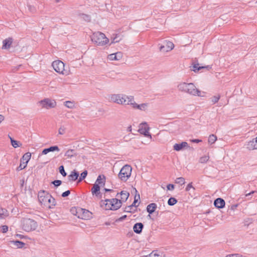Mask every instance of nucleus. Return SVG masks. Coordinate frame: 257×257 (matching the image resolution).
I'll return each mask as SVG.
<instances>
[{
  "instance_id": "nucleus-1",
  "label": "nucleus",
  "mask_w": 257,
  "mask_h": 257,
  "mask_svg": "<svg viewBox=\"0 0 257 257\" xmlns=\"http://www.w3.org/2000/svg\"><path fill=\"white\" fill-rule=\"evenodd\" d=\"M121 199L112 198L111 199H105L104 202L105 209L116 210L119 209L122 205V202H125L129 197L130 193L126 191H122L120 192Z\"/></svg>"
},
{
  "instance_id": "nucleus-2",
  "label": "nucleus",
  "mask_w": 257,
  "mask_h": 257,
  "mask_svg": "<svg viewBox=\"0 0 257 257\" xmlns=\"http://www.w3.org/2000/svg\"><path fill=\"white\" fill-rule=\"evenodd\" d=\"M178 88L179 91L192 95H201V91L197 89L192 83L182 82L178 85Z\"/></svg>"
},
{
  "instance_id": "nucleus-3",
  "label": "nucleus",
  "mask_w": 257,
  "mask_h": 257,
  "mask_svg": "<svg viewBox=\"0 0 257 257\" xmlns=\"http://www.w3.org/2000/svg\"><path fill=\"white\" fill-rule=\"evenodd\" d=\"M45 191H41L39 192L38 197L39 202L42 205L48 206L49 208H51V205H56V200L54 198L52 197L51 195L47 193L45 194Z\"/></svg>"
},
{
  "instance_id": "nucleus-4",
  "label": "nucleus",
  "mask_w": 257,
  "mask_h": 257,
  "mask_svg": "<svg viewBox=\"0 0 257 257\" xmlns=\"http://www.w3.org/2000/svg\"><path fill=\"white\" fill-rule=\"evenodd\" d=\"M91 40L98 46H104L107 44L109 40L105 35L100 32L94 33L91 37Z\"/></svg>"
},
{
  "instance_id": "nucleus-5",
  "label": "nucleus",
  "mask_w": 257,
  "mask_h": 257,
  "mask_svg": "<svg viewBox=\"0 0 257 257\" xmlns=\"http://www.w3.org/2000/svg\"><path fill=\"white\" fill-rule=\"evenodd\" d=\"M128 96L120 94H113L109 96V100L111 102L116 103L118 104L130 105L128 103Z\"/></svg>"
},
{
  "instance_id": "nucleus-6",
  "label": "nucleus",
  "mask_w": 257,
  "mask_h": 257,
  "mask_svg": "<svg viewBox=\"0 0 257 257\" xmlns=\"http://www.w3.org/2000/svg\"><path fill=\"white\" fill-rule=\"evenodd\" d=\"M132 168L131 166L125 165L121 169L118 177L121 181L126 182L131 175Z\"/></svg>"
},
{
  "instance_id": "nucleus-7",
  "label": "nucleus",
  "mask_w": 257,
  "mask_h": 257,
  "mask_svg": "<svg viewBox=\"0 0 257 257\" xmlns=\"http://www.w3.org/2000/svg\"><path fill=\"white\" fill-rule=\"evenodd\" d=\"M52 66L57 73L65 75L68 74L67 72L65 70L64 64L62 61L60 60L55 61L52 63Z\"/></svg>"
},
{
  "instance_id": "nucleus-8",
  "label": "nucleus",
  "mask_w": 257,
  "mask_h": 257,
  "mask_svg": "<svg viewBox=\"0 0 257 257\" xmlns=\"http://www.w3.org/2000/svg\"><path fill=\"white\" fill-rule=\"evenodd\" d=\"M31 157V154L30 153L27 152L25 153L21 159L20 166L17 168V171H19L25 169L27 167Z\"/></svg>"
},
{
  "instance_id": "nucleus-9",
  "label": "nucleus",
  "mask_w": 257,
  "mask_h": 257,
  "mask_svg": "<svg viewBox=\"0 0 257 257\" xmlns=\"http://www.w3.org/2000/svg\"><path fill=\"white\" fill-rule=\"evenodd\" d=\"M128 103H130L134 108L135 109H138L141 110H144L145 111L148 107V103H142L141 104H138L135 102L134 101V98L133 96H129V97H128Z\"/></svg>"
},
{
  "instance_id": "nucleus-10",
  "label": "nucleus",
  "mask_w": 257,
  "mask_h": 257,
  "mask_svg": "<svg viewBox=\"0 0 257 257\" xmlns=\"http://www.w3.org/2000/svg\"><path fill=\"white\" fill-rule=\"evenodd\" d=\"M39 103L43 108H45L46 109L54 108L56 105V101L49 98H45L43 100L40 101Z\"/></svg>"
},
{
  "instance_id": "nucleus-11",
  "label": "nucleus",
  "mask_w": 257,
  "mask_h": 257,
  "mask_svg": "<svg viewBox=\"0 0 257 257\" xmlns=\"http://www.w3.org/2000/svg\"><path fill=\"white\" fill-rule=\"evenodd\" d=\"M149 130L150 127L148 126L147 122H144L140 124L138 132L144 136L151 138V135L149 132Z\"/></svg>"
},
{
  "instance_id": "nucleus-12",
  "label": "nucleus",
  "mask_w": 257,
  "mask_h": 257,
  "mask_svg": "<svg viewBox=\"0 0 257 257\" xmlns=\"http://www.w3.org/2000/svg\"><path fill=\"white\" fill-rule=\"evenodd\" d=\"M100 187L98 184H94L93 187L91 188V193L94 196L95 195L96 197L101 198H102V194L100 192Z\"/></svg>"
},
{
  "instance_id": "nucleus-13",
  "label": "nucleus",
  "mask_w": 257,
  "mask_h": 257,
  "mask_svg": "<svg viewBox=\"0 0 257 257\" xmlns=\"http://www.w3.org/2000/svg\"><path fill=\"white\" fill-rule=\"evenodd\" d=\"M80 211L82 213V219L88 220L92 218V213L89 210H86L85 209L80 208Z\"/></svg>"
},
{
  "instance_id": "nucleus-14",
  "label": "nucleus",
  "mask_w": 257,
  "mask_h": 257,
  "mask_svg": "<svg viewBox=\"0 0 257 257\" xmlns=\"http://www.w3.org/2000/svg\"><path fill=\"white\" fill-rule=\"evenodd\" d=\"M246 148L249 150L257 149V137L247 143Z\"/></svg>"
},
{
  "instance_id": "nucleus-15",
  "label": "nucleus",
  "mask_w": 257,
  "mask_h": 257,
  "mask_svg": "<svg viewBox=\"0 0 257 257\" xmlns=\"http://www.w3.org/2000/svg\"><path fill=\"white\" fill-rule=\"evenodd\" d=\"M225 201L221 198H218L214 201V205L217 208H223L225 206Z\"/></svg>"
},
{
  "instance_id": "nucleus-16",
  "label": "nucleus",
  "mask_w": 257,
  "mask_h": 257,
  "mask_svg": "<svg viewBox=\"0 0 257 257\" xmlns=\"http://www.w3.org/2000/svg\"><path fill=\"white\" fill-rule=\"evenodd\" d=\"M122 57V54L120 52L111 54L108 55V59L110 60H119Z\"/></svg>"
},
{
  "instance_id": "nucleus-17",
  "label": "nucleus",
  "mask_w": 257,
  "mask_h": 257,
  "mask_svg": "<svg viewBox=\"0 0 257 257\" xmlns=\"http://www.w3.org/2000/svg\"><path fill=\"white\" fill-rule=\"evenodd\" d=\"M13 42V39L11 37H9L7 39L4 40L3 42V46L2 49H8L10 48L12 43Z\"/></svg>"
},
{
  "instance_id": "nucleus-18",
  "label": "nucleus",
  "mask_w": 257,
  "mask_h": 257,
  "mask_svg": "<svg viewBox=\"0 0 257 257\" xmlns=\"http://www.w3.org/2000/svg\"><path fill=\"white\" fill-rule=\"evenodd\" d=\"M9 244L13 245L14 247L18 248H22L25 244L24 242L19 240H10L9 241Z\"/></svg>"
},
{
  "instance_id": "nucleus-19",
  "label": "nucleus",
  "mask_w": 257,
  "mask_h": 257,
  "mask_svg": "<svg viewBox=\"0 0 257 257\" xmlns=\"http://www.w3.org/2000/svg\"><path fill=\"white\" fill-rule=\"evenodd\" d=\"M60 151V149L57 146H51L48 148L44 149L42 152V155H46L48 153L51 152L57 151L59 152Z\"/></svg>"
},
{
  "instance_id": "nucleus-20",
  "label": "nucleus",
  "mask_w": 257,
  "mask_h": 257,
  "mask_svg": "<svg viewBox=\"0 0 257 257\" xmlns=\"http://www.w3.org/2000/svg\"><path fill=\"white\" fill-rule=\"evenodd\" d=\"M188 144L186 142H182L181 144H175L173 146V149L176 151H180L185 147H188Z\"/></svg>"
},
{
  "instance_id": "nucleus-21",
  "label": "nucleus",
  "mask_w": 257,
  "mask_h": 257,
  "mask_svg": "<svg viewBox=\"0 0 257 257\" xmlns=\"http://www.w3.org/2000/svg\"><path fill=\"white\" fill-rule=\"evenodd\" d=\"M79 173L74 170L71 172V174L68 176V180L70 181H76L79 177Z\"/></svg>"
},
{
  "instance_id": "nucleus-22",
  "label": "nucleus",
  "mask_w": 257,
  "mask_h": 257,
  "mask_svg": "<svg viewBox=\"0 0 257 257\" xmlns=\"http://www.w3.org/2000/svg\"><path fill=\"white\" fill-rule=\"evenodd\" d=\"M157 207V204L155 203H150L147 206V212L149 213V216L150 217V214L155 212Z\"/></svg>"
},
{
  "instance_id": "nucleus-23",
  "label": "nucleus",
  "mask_w": 257,
  "mask_h": 257,
  "mask_svg": "<svg viewBox=\"0 0 257 257\" xmlns=\"http://www.w3.org/2000/svg\"><path fill=\"white\" fill-rule=\"evenodd\" d=\"M193 67L194 68L193 70L195 72H198L199 70L204 68H206L207 70H209L211 68V67L209 65H207L206 66H199V64L198 63L194 64Z\"/></svg>"
},
{
  "instance_id": "nucleus-24",
  "label": "nucleus",
  "mask_w": 257,
  "mask_h": 257,
  "mask_svg": "<svg viewBox=\"0 0 257 257\" xmlns=\"http://www.w3.org/2000/svg\"><path fill=\"white\" fill-rule=\"evenodd\" d=\"M105 182V177L104 175H102V178H101V175H100L98 176L95 184L104 186Z\"/></svg>"
},
{
  "instance_id": "nucleus-25",
  "label": "nucleus",
  "mask_w": 257,
  "mask_h": 257,
  "mask_svg": "<svg viewBox=\"0 0 257 257\" xmlns=\"http://www.w3.org/2000/svg\"><path fill=\"white\" fill-rule=\"evenodd\" d=\"M23 223L24 225H35L36 222L32 219L24 218L23 219Z\"/></svg>"
},
{
  "instance_id": "nucleus-26",
  "label": "nucleus",
  "mask_w": 257,
  "mask_h": 257,
  "mask_svg": "<svg viewBox=\"0 0 257 257\" xmlns=\"http://www.w3.org/2000/svg\"><path fill=\"white\" fill-rule=\"evenodd\" d=\"M76 155L77 154L75 152V151L73 149H69L67 150L65 154V156L67 157L68 158H71L73 156Z\"/></svg>"
},
{
  "instance_id": "nucleus-27",
  "label": "nucleus",
  "mask_w": 257,
  "mask_h": 257,
  "mask_svg": "<svg viewBox=\"0 0 257 257\" xmlns=\"http://www.w3.org/2000/svg\"><path fill=\"white\" fill-rule=\"evenodd\" d=\"M137 208V206H134L133 204L126 206L124 208V211L128 213L134 212Z\"/></svg>"
},
{
  "instance_id": "nucleus-28",
  "label": "nucleus",
  "mask_w": 257,
  "mask_h": 257,
  "mask_svg": "<svg viewBox=\"0 0 257 257\" xmlns=\"http://www.w3.org/2000/svg\"><path fill=\"white\" fill-rule=\"evenodd\" d=\"M38 226H23V229L27 232L34 231Z\"/></svg>"
},
{
  "instance_id": "nucleus-29",
  "label": "nucleus",
  "mask_w": 257,
  "mask_h": 257,
  "mask_svg": "<svg viewBox=\"0 0 257 257\" xmlns=\"http://www.w3.org/2000/svg\"><path fill=\"white\" fill-rule=\"evenodd\" d=\"M217 140V137L213 134L210 135L208 138V142L210 144H214Z\"/></svg>"
},
{
  "instance_id": "nucleus-30",
  "label": "nucleus",
  "mask_w": 257,
  "mask_h": 257,
  "mask_svg": "<svg viewBox=\"0 0 257 257\" xmlns=\"http://www.w3.org/2000/svg\"><path fill=\"white\" fill-rule=\"evenodd\" d=\"M166 47L167 51L168 52V51L172 50L174 48V45L172 42L167 41L166 44Z\"/></svg>"
},
{
  "instance_id": "nucleus-31",
  "label": "nucleus",
  "mask_w": 257,
  "mask_h": 257,
  "mask_svg": "<svg viewBox=\"0 0 257 257\" xmlns=\"http://www.w3.org/2000/svg\"><path fill=\"white\" fill-rule=\"evenodd\" d=\"M144 226H133V229L135 232L140 234L142 232Z\"/></svg>"
},
{
  "instance_id": "nucleus-32",
  "label": "nucleus",
  "mask_w": 257,
  "mask_h": 257,
  "mask_svg": "<svg viewBox=\"0 0 257 257\" xmlns=\"http://www.w3.org/2000/svg\"><path fill=\"white\" fill-rule=\"evenodd\" d=\"M177 202V200L174 197H171L169 199L168 201V204L170 206H173L176 204Z\"/></svg>"
},
{
  "instance_id": "nucleus-33",
  "label": "nucleus",
  "mask_w": 257,
  "mask_h": 257,
  "mask_svg": "<svg viewBox=\"0 0 257 257\" xmlns=\"http://www.w3.org/2000/svg\"><path fill=\"white\" fill-rule=\"evenodd\" d=\"M209 156H204L200 158L199 162L201 164L206 163L209 160Z\"/></svg>"
},
{
  "instance_id": "nucleus-34",
  "label": "nucleus",
  "mask_w": 257,
  "mask_h": 257,
  "mask_svg": "<svg viewBox=\"0 0 257 257\" xmlns=\"http://www.w3.org/2000/svg\"><path fill=\"white\" fill-rule=\"evenodd\" d=\"M87 175V171L86 170L84 171L82 173H81L80 176L78 179V182H80L83 179H84Z\"/></svg>"
},
{
  "instance_id": "nucleus-35",
  "label": "nucleus",
  "mask_w": 257,
  "mask_h": 257,
  "mask_svg": "<svg viewBox=\"0 0 257 257\" xmlns=\"http://www.w3.org/2000/svg\"><path fill=\"white\" fill-rule=\"evenodd\" d=\"M9 138L11 139V144H12V145L13 146V147L16 148H17L18 147L20 146V145H19V142L14 140L13 139L11 138L10 136H9Z\"/></svg>"
},
{
  "instance_id": "nucleus-36",
  "label": "nucleus",
  "mask_w": 257,
  "mask_h": 257,
  "mask_svg": "<svg viewBox=\"0 0 257 257\" xmlns=\"http://www.w3.org/2000/svg\"><path fill=\"white\" fill-rule=\"evenodd\" d=\"M175 183L177 184H180V185H183L185 183V179L183 177L177 178L175 180Z\"/></svg>"
},
{
  "instance_id": "nucleus-37",
  "label": "nucleus",
  "mask_w": 257,
  "mask_h": 257,
  "mask_svg": "<svg viewBox=\"0 0 257 257\" xmlns=\"http://www.w3.org/2000/svg\"><path fill=\"white\" fill-rule=\"evenodd\" d=\"M8 215L7 211L5 209H0V218H4Z\"/></svg>"
},
{
  "instance_id": "nucleus-38",
  "label": "nucleus",
  "mask_w": 257,
  "mask_h": 257,
  "mask_svg": "<svg viewBox=\"0 0 257 257\" xmlns=\"http://www.w3.org/2000/svg\"><path fill=\"white\" fill-rule=\"evenodd\" d=\"M141 257H162L160 254H158L155 251H152L148 255H143Z\"/></svg>"
},
{
  "instance_id": "nucleus-39",
  "label": "nucleus",
  "mask_w": 257,
  "mask_h": 257,
  "mask_svg": "<svg viewBox=\"0 0 257 257\" xmlns=\"http://www.w3.org/2000/svg\"><path fill=\"white\" fill-rule=\"evenodd\" d=\"M220 98V96L219 95L213 96V97H212L211 98V102H212L213 104H215L218 101Z\"/></svg>"
},
{
  "instance_id": "nucleus-40",
  "label": "nucleus",
  "mask_w": 257,
  "mask_h": 257,
  "mask_svg": "<svg viewBox=\"0 0 257 257\" xmlns=\"http://www.w3.org/2000/svg\"><path fill=\"white\" fill-rule=\"evenodd\" d=\"M59 171L60 173L63 176L65 177L67 175V173H66L64 167L63 166H60L59 168Z\"/></svg>"
},
{
  "instance_id": "nucleus-41",
  "label": "nucleus",
  "mask_w": 257,
  "mask_h": 257,
  "mask_svg": "<svg viewBox=\"0 0 257 257\" xmlns=\"http://www.w3.org/2000/svg\"><path fill=\"white\" fill-rule=\"evenodd\" d=\"M121 40V38L120 37V36L118 34H116L115 37L113 39L112 43H117L119 42Z\"/></svg>"
},
{
  "instance_id": "nucleus-42",
  "label": "nucleus",
  "mask_w": 257,
  "mask_h": 257,
  "mask_svg": "<svg viewBox=\"0 0 257 257\" xmlns=\"http://www.w3.org/2000/svg\"><path fill=\"white\" fill-rule=\"evenodd\" d=\"M52 184H53L55 187H57L62 184V181L61 180H56L52 181Z\"/></svg>"
},
{
  "instance_id": "nucleus-43",
  "label": "nucleus",
  "mask_w": 257,
  "mask_h": 257,
  "mask_svg": "<svg viewBox=\"0 0 257 257\" xmlns=\"http://www.w3.org/2000/svg\"><path fill=\"white\" fill-rule=\"evenodd\" d=\"M65 106L68 108H72L74 106V105L70 101H67L65 102Z\"/></svg>"
},
{
  "instance_id": "nucleus-44",
  "label": "nucleus",
  "mask_w": 257,
  "mask_h": 257,
  "mask_svg": "<svg viewBox=\"0 0 257 257\" xmlns=\"http://www.w3.org/2000/svg\"><path fill=\"white\" fill-rule=\"evenodd\" d=\"M253 223V220L252 218H248L245 220L244 225H250Z\"/></svg>"
},
{
  "instance_id": "nucleus-45",
  "label": "nucleus",
  "mask_w": 257,
  "mask_h": 257,
  "mask_svg": "<svg viewBox=\"0 0 257 257\" xmlns=\"http://www.w3.org/2000/svg\"><path fill=\"white\" fill-rule=\"evenodd\" d=\"M140 195L139 194H138V196L137 195H135L134 202L132 204L134 206H137L136 205V204L138 201L139 199H140Z\"/></svg>"
},
{
  "instance_id": "nucleus-46",
  "label": "nucleus",
  "mask_w": 257,
  "mask_h": 257,
  "mask_svg": "<svg viewBox=\"0 0 257 257\" xmlns=\"http://www.w3.org/2000/svg\"><path fill=\"white\" fill-rule=\"evenodd\" d=\"M82 16H83V18L86 21H87V22L90 21L91 18H90V17L89 15H86V14H82Z\"/></svg>"
},
{
  "instance_id": "nucleus-47",
  "label": "nucleus",
  "mask_w": 257,
  "mask_h": 257,
  "mask_svg": "<svg viewBox=\"0 0 257 257\" xmlns=\"http://www.w3.org/2000/svg\"><path fill=\"white\" fill-rule=\"evenodd\" d=\"M65 132V128L63 126H61L59 128L58 133L60 135H63Z\"/></svg>"
},
{
  "instance_id": "nucleus-48",
  "label": "nucleus",
  "mask_w": 257,
  "mask_h": 257,
  "mask_svg": "<svg viewBox=\"0 0 257 257\" xmlns=\"http://www.w3.org/2000/svg\"><path fill=\"white\" fill-rule=\"evenodd\" d=\"M70 194V190H67L63 193H62L61 196L62 197H66L69 196Z\"/></svg>"
},
{
  "instance_id": "nucleus-49",
  "label": "nucleus",
  "mask_w": 257,
  "mask_h": 257,
  "mask_svg": "<svg viewBox=\"0 0 257 257\" xmlns=\"http://www.w3.org/2000/svg\"><path fill=\"white\" fill-rule=\"evenodd\" d=\"M168 190H173L175 188V186L173 184H169L167 186Z\"/></svg>"
},
{
  "instance_id": "nucleus-50",
  "label": "nucleus",
  "mask_w": 257,
  "mask_h": 257,
  "mask_svg": "<svg viewBox=\"0 0 257 257\" xmlns=\"http://www.w3.org/2000/svg\"><path fill=\"white\" fill-rule=\"evenodd\" d=\"M192 183L191 182L187 185L185 189L186 191H188L191 188H193L194 190H195V188L192 186Z\"/></svg>"
},
{
  "instance_id": "nucleus-51",
  "label": "nucleus",
  "mask_w": 257,
  "mask_h": 257,
  "mask_svg": "<svg viewBox=\"0 0 257 257\" xmlns=\"http://www.w3.org/2000/svg\"><path fill=\"white\" fill-rule=\"evenodd\" d=\"M2 227L1 231L3 233H6L8 231V226H2Z\"/></svg>"
},
{
  "instance_id": "nucleus-52",
  "label": "nucleus",
  "mask_w": 257,
  "mask_h": 257,
  "mask_svg": "<svg viewBox=\"0 0 257 257\" xmlns=\"http://www.w3.org/2000/svg\"><path fill=\"white\" fill-rule=\"evenodd\" d=\"M160 50L161 51H163V52H167V50H166V46H161L160 47Z\"/></svg>"
},
{
  "instance_id": "nucleus-53",
  "label": "nucleus",
  "mask_w": 257,
  "mask_h": 257,
  "mask_svg": "<svg viewBox=\"0 0 257 257\" xmlns=\"http://www.w3.org/2000/svg\"><path fill=\"white\" fill-rule=\"evenodd\" d=\"M191 142L195 143H198L202 142V140L199 139H193L191 140Z\"/></svg>"
},
{
  "instance_id": "nucleus-54",
  "label": "nucleus",
  "mask_w": 257,
  "mask_h": 257,
  "mask_svg": "<svg viewBox=\"0 0 257 257\" xmlns=\"http://www.w3.org/2000/svg\"><path fill=\"white\" fill-rule=\"evenodd\" d=\"M103 190H104L105 192H113V191H114L112 189H107V188H104V189H103Z\"/></svg>"
},
{
  "instance_id": "nucleus-55",
  "label": "nucleus",
  "mask_w": 257,
  "mask_h": 257,
  "mask_svg": "<svg viewBox=\"0 0 257 257\" xmlns=\"http://www.w3.org/2000/svg\"><path fill=\"white\" fill-rule=\"evenodd\" d=\"M237 206H238V204H234V205H232V206H231L230 209H231V210H234V209H235L237 207Z\"/></svg>"
},
{
  "instance_id": "nucleus-56",
  "label": "nucleus",
  "mask_w": 257,
  "mask_h": 257,
  "mask_svg": "<svg viewBox=\"0 0 257 257\" xmlns=\"http://www.w3.org/2000/svg\"><path fill=\"white\" fill-rule=\"evenodd\" d=\"M16 236L17 237H18L20 238L21 239L25 237L24 235H23L22 234H16Z\"/></svg>"
},
{
  "instance_id": "nucleus-57",
  "label": "nucleus",
  "mask_w": 257,
  "mask_h": 257,
  "mask_svg": "<svg viewBox=\"0 0 257 257\" xmlns=\"http://www.w3.org/2000/svg\"><path fill=\"white\" fill-rule=\"evenodd\" d=\"M255 191H252L250 192V193H249L246 194H245V196H246V197H247V196H248L250 195L251 194H253V193H255Z\"/></svg>"
},
{
  "instance_id": "nucleus-58",
  "label": "nucleus",
  "mask_w": 257,
  "mask_h": 257,
  "mask_svg": "<svg viewBox=\"0 0 257 257\" xmlns=\"http://www.w3.org/2000/svg\"><path fill=\"white\" fill-rule=\"evenodd\" d=\"M126 217V215H124L122 216H121V217H120L118 220H123L124 219H125V218Z\"/></svg>"
},
{
  "instance_id": "nucleus-59",
  "label": "nucleus",
  "mask_w": 257,
  "mask_h": 257,
  "mask_svg": "<svg viewBox=\"0 0 257 257\" xmlns=\"http://www.w3.org/2000/svg\"><path fill=\"white\" fill-rule=\"evenodd\" d=\"M4 119V116L0 114V123L2 122V121Z\"/></svg>"
},
{
  "instance_id": "nucleus-60",
  "label": "nucleus",
  "mask_w": 257,
  "mask_h": 257,
  "mask_svg": "<svg viewBox=\"0 0 257 257\" xmlns=\"http://www.w3.org/2000/svg\"><path fill=\"white\" fill-rule=\"evenodd\" d=\"M134 225H139V226H140V225H143V224L141 222H137L135 223Z\"/></svg>"
},
{
  "instance_id": "nucleus-61",
  "label": "nucleus",
  "mask_w": 257,
  "mask_h": 257,
  "mask_svg": "<svg viewBox=\"0 0 257 257\" xmlns=\"http://www.w3.org/2000/svg\"><path fill=\"white\" fill-rule=\"evenodd\" d=\"M134 225H139V226H140V225H143V224L141 222H137L135 223Z\"/></svg>"
},
{
  "instance_id": "nucleus-62",
  "label": "nucleus",
  "mask_w": 257,
  "mask_h": 257,
  "mask_svg": "<svg viewBox=\"0 0 257 257\" xmlns=\"http://www.w3.org/2000/svg\"><path fill=\"white\" fill-rule=\"evenodd\" d=\"M127 131L129 132H131L132 131V126H130L128 127Z\"/></svg>"
},
{
  "instance_id": "nucleus-63",
  "label": "nucleus",
  "mask_w": 257,
  "mask_h": 257,
  "mask_svg": "<svg viewBox=\"0 0 257 257\" xmlns=\"http://www.w3.org/2000/svg\"><path fill=\"white\" fill-rule=\"evenodd\" d=\"M62 0H55L56 2V3H59L60 2V1H61Z\"/></svg>"
},
{
  "instance_id": "nucleus-64",
  "label": "nucleus",
  "mask_w": 257,
  "mask_h": 257,
  "mask_svg": "<svg viewBox=\"0 0 257 257\" xmlns=\"http://www.w3.org/2000/svg\"><path fill=\"white\" fill-rule=\"evenodd\" d=\"M106 197H108L107 195L106 194H104V198H105Z\"/></svg>"
}]
</instances>
